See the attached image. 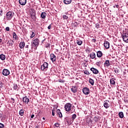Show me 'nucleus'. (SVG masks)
Returning a JSON list of instances; mask_svg holds the SVG:
<instances>
[{"instance_id":"obj_9","label":"nucleus","mask_w":128,"mask_h":128,"mask_svg":"<svg viewBox=\"0 0 128 128\" xmlns=\"http://www.w3.org/2000/svg\"><path fill=\"white\" fill-rule=\"evenodd\" d=\"M50 60H52V62H56V56L54 55V54H50Z\"/></svg>"},{"instance_id":"obj_10","label":"nucleus","mask_w":128,"mask_h":128,"mask_svg":"<svg viewBox=\"0 0 128 128\" xmlns=\"http://www.w3.org/2000/svg\"><path fill=\"white\" fill-rule=\"evenodd\" d=\"M108 102H110V101L108 100L104 102V106L105 108H110V105L108 104Z\"/></svg>"},{"instance_id":"obj_50","label":"nucleus","mask_w":128,"mask_h":128,"mask_svg":"<svg viewBox=\"0 0 128 128\" xmlns=\"http://www.w3.org/2000/svg\"><path fill=\"white\" fill-rule=\"evenodd\" d=\"M10 100L13 101L12 102H13V104H14V98H11Z\"/></svg>"},{"instance_id":"obj_36","label":"nucleus","mask_w":128,"mask_h":128,"mask_svg":"<svg viewBox=\"0 0 128 128\" xmlns=\"http://www.w3.org/2000/svg\"><path fill=\"white\" fill-rule=\"evenodd\" d=\"M76 114H74L72 116V120H76Z\"/></svg>"},{"instance_id":"obj_58","label":"nucleus","mask_w":128,"mask_h":128,"mask_svg":"<svg viewBox=\"0 0 128 128\" xmlns=\"http://www.w3.org/2000/svg\"><path fill=\"white\" fill-rule=\"evenodd\" d=\"M59 82H60V80H59Z\"/></svg>"},{"instance_id":"obj_54","label":"nucleus","mask_w":128,"mask_h":128,"mask_svg":"<svg viewBox=\"0 0 128 128\" xmlns=\"http://www.w3.org/2000/svg\"><path fill=\"white\" fill-rule=\"evenodd\" d=\"M42 120H46V118H44V117H43Z\"/></svg>"},{"instance_id":"obj_2","label":"nucleus","mask_w":128,"mask_h":128,"mask_svg":"<svg viewBox=\"0 0 128 128\" xmlns=\"http://www.w3.org/2000/svg\"><path fill=\"white\" fill-rule=\"evenodd\" d=\"M14 15V12H8L6 14V16L7 18V20H10L12 18V17Z\"/></svg>"},{"instance_id":"obj_39","label":"nucleus","mask_w":128,"mask_h":128,"mask_svg":"<svg viewBox=\"0 0 128 128\" xmlns=\"http://www.w3.org/2000/svg\"><path fill=\"white\" fill-rule=\"evenodd\" d=\"M96 64L98 66H100V61L98 62H96Z\"/></svg>"},{"instance_id":"obj_30","label":"nucleus","mask_w":128,"mask_h":128,"mask_svg":"<svg viewBox=\"0 0 128 128\" xmlns=\"http://www.w3.org/2000/svg\"><path fill=\"white\" fill-rule=\"evenodd\" d=\"M12 36H13L15 40H16V38H18V36H16V34L14 32L12 33Z\"/></svg>"},{"instance_id":"obj_37","label":"nucleus","mask_w":128,"mask_h":128,"mask_svg":"<svg viewBox=\"0 0 128 128\" xmlns=\"http://www.w3.org/2000/svg\"><path fill=\"white\" fill-rule=\"evenodd\" d=\"M34 36H36V34H34V32H32V34L30 36L31 38H34Z\"/></svg>"},{"instance_id":"obj_57","label":"nucleus","mask_w":128,"mask_h":128,"mask_svg":"<svg viewBox=\"0 0 128 128\" xmlns=\"http://www.w3.org/2000/svg\"><path fill=\"white\" fill-rule=\"evenodd\" d=\"M59 82H60V80H59Z\"/></svg>"},{"instance_id":"obj_53","label":"nucleus","mask_w":128,"mask_h":128,"mask_svg":"<svg viewBox=\"0 0 128 128\" xmlns=\"http://www.w3.org/2000/svg\"><path fill=\"white\" fill-rule=\"evenodd\" d=\"M2 42V38H0V43Z\"/></svg>"},{"instance_id":"obj_34","label":"nucleus","mask_w":128,"mask_h":128,"mask_svg":"<svg viewBox=\"0 0 128 128\" xmlns=\"http://www.w3.org/2000/svg\"><path fill=\"white\" fill-rule=\"evenodd\" d=\"M56 128H60V124L58 123H56L54 125Z\"/></svg>"},{"instance_id":"obj_32","label":"nucleus","mask_w":128,"mask_h":128,"mask_svg":"<svg viewBox=\"0 0 128 128\" xmlns=\"http://www.w3.org/2000/svg\"><path fill=\"white\" fill-rule=\"evenodd\" d=\"M86 123L88 124H90V122H92V120H90L89 118H86Z\"/></svg>"},{"instance_id":"obj_59","label":"nucleus","mask_w":128,"mask_h":128,"mask_svg":"<svg viewBox=\"0 0 128 128\" xmlns=\"http://www.w3.org/2000/svg\"><path fill=\"white\" fill-rule=\"evenodd\" d=\"M75 24H76V22H75Z\"/></svg>"},{"instance_id":"obj_27","label":"nucleus","mask_w":128,"mask_h":128,"mask_svg":"<svg viewBox=\"0 0 128 128\" xmlns=\"http://www.w3.org/2000/svg\"><path fill=\"white\" fill-rule=\"evenodd\" d=\"M118 116H119V118H124V112H120L118 113Z\"/></svg>"},{"instance_id":"obj_40","label":"nucleus","mask_w":128,"mask_h":128,"mask_svg":"<svg viewBox=\"0 0 128 128\" xmlns=\"http://www.w3.org/2000/svg\"><path fill=\"white\" fill-rule=\"evenodd\" d=\"M4 128V125L2 123H0V128Z\"/></svg>"},{"instance_id":"obj_6","label":"nucleus","mask_w":128,"mask_h":128,"mask_svg":"<svg viewBox=\"0 0 128 128\" xmlns=\"http://www.w3.org/2000/svg\"><path fill=\"white\" fill-rule=\"evenodd\" d=\"M82 92L84 94H90V89L88 88H84L82 89Z\"/></svg>"},{"instance_id":"obj_8","label":"nucleus","mask_w":128,"mask_h":128,"mask_svg":"<svg viewBox=\"0 0 128 128\" xmlns=\"http://www.w3.org/2000/svg\"><path fill=\"white\" fill-rule=\"evenodd\" d=\"M90 70L92 72L93 74H98V70L96 68H90Z\"/></svg>"},{"instance_id":"obj_26","label":"nucleus","mask_w":128,"mask_h":128,"mask_svg":"<svg viewBox=\"0 0 128 128\" xmlns=\"http://www.w3.org/2000/svg\"><path fill=\"white\" fill-rule=\"evenodd\" d=\"M0 58L2 60H6V56L4 54H0Z\"/></svg>"},{"instance_id":"obj_48","label":"nucleus","mask_w":128,"mask_h":128,"mask_svg":"<svg viewBox=\"0 0 128 128\" xmlns=\"http://www.w3.org/2000/svg\"><path fill=\"white\" fill-rule=\"evenodd\" d=\"M0 88H2V82H0Z\"/></svg>"},{"instance_id":"obj_20","label":"nucleus","mask_w":128,"mask_h":128,"mask_svg":"<svg viewBox=\"0 0 128 128\" xmlns=\"http://www.w3.org/2000/svg\"><path fill=\"white\" fill-rule=\"evenodd\" d=\"M97 56L98 58H102V51L97 52Z\"/></svg>"},{"instance_id":"obj_56","label":"nucleus","mask_w":128,"mask_h":128,"mask_svg":"<svg viewBox=\"0 0 128 128\" xmlns=\"http://www.w3.org/2000/svg\"><path fill=\"white\" fill-rule=\"evenodd\" d=\"M44 42V40H42V42Z\"/></svg>"},{"instance_id":"obj_51","label":"nucleus","mask_w":128,"mask_h":128,"mask_svg":"<svg viewBox=\"0 0 128 128\" xmlns=\"http://www.w3.org/2000/svg\"><path fill=\"white\" fill-rule=\"evenodd\" d=\"M34 118V114H32L31 116V118Z\"/></svg>"},{"instance_id":"obj_3","label":"nucleus","mask_w":128,"mask_h":128,"mask_svg":"<svg viewBox=\"0 0 128 128\" xmlns=\"http://www.w3.org/2000/svg\"><path fill=\"white\" fill-rule=\"evenodd\" d=\"M72 104L70 103H66L64 105V108L66 112H70L72 110Z\"/></svg>"},{"instance_id":"obj_46","label":"nucleus","mask_w":128,"mask_h":128,"mask_svg":"<svg viewBox=\"0 0 128 128\" xmlns=\"http://www.w3.org/2000/svg\"><path fill=\"white\" fill-rule=\"evenodd\" d=\"M92 42H96V39H94V38H93V39L92 40Z\"/></svg>"},{"instance_id":"obj_16","label":"nucleus","mask_w":128,"mask_h":128,"mask_svg":"<svg viewBox=\"0 0 128 128\" xmlns=\"http://www.w3.org/2000/svg\"><path fill=\"white\" fill-rule=\"evenodd\" d=\"M14 40H10L8 41V46H12L14 44Z\"/></svg>"},{"instance_id":"obj_11","label":"nucleus","mask_w":128,"mask_h":128,"mask_svg":"<svg viewBox=\"0 0 128 128\" xmlns=\"http://www.w3.org/2000/svg\"><path fill=\"white\" fill-rule=\"evenodd\" d=\"M19 4L21 6H26V0H19Z\"/></svg>"},{"instance_id":"obj_17","label":"nucleus","mask_w":128,"mask_h":128,"mask_svg":"<svg viewBox=\"0 0 128 128\" xmlns=\"http://www.w3.org/2000/svg\"><path fill=\"white\" fill-rule=\"evenodd\" d=\"M26 46V44H24V42H20L19 44V46L20 48H24V46Z\"/></svg>"},{"instance_id":"obj_5","label":"nucleus","mask_w":128,"mask_h":128,"mask_svg":"<svg viewBox=\"0 0 128 128\" xmlns=\"http://www.w3.org/2000/svg\"><path fill=\"white\" fill-rule=\"evenodd\" d=\"M48 68V63L46 62H44L42 65L41 66V70H44L46 68Z\"/></svg>"},{"instance_id":"obj_1","label":"nucleus","mask_w":128,"mask_h":128,"mask_svg":"<svg viewBox=\"0 0 128 128\" xmlns=\"http://www.w3.org/2000/svg\"><path fill=\"white\" fill-rule=\"evenodd\" d=\"M32 44L36 48L40 46V40L38 38H34L32 41Z\"/></svg>"},{"instance_id":"obj_42","label":"nucleus","mask_w":128,"mask_h":128,"mask_svg":"<svg viewBox=\"0 0 128 128\" xmlns=\"http://www.w3.org/2000/svg\"><path fill=\"white\" fill-rule=\"evenodd\" d=\"M6 30L7 32H10V27H6Z\"/></svg>"},{"instance_id":"obj_18","label":"nucleus","mask_w":128,"mask_h":128,"mask_svg":"<svg viewBox=\"0 0 128 128\" xmlns=\"http://www.w3.org/2000/svg\"><path fill=\"white\" fill-rule=\"evenodd\" d=\"M104 65L106 66H110V60H106L105 62L104 63Z\"/></svg>"},{"instance_id":"obj_52","label":"nucleus","mask_w":128,"mask_h":128,"mask_svg":"<svg viewBox=\"0 0 128 128\" xmlns=\"http://www.w3.org/2000/svg\"><path fill=\"white\" fill-rule=\"evenodd\" d=\"M25 48H28V45H26V46H25Z\"/></svg>"},{"instance_id":"obj_24","label":"nucleus","mask_w":128,"mask_h":128,"mask_svg":"<svg viewBox=\"0 0 128 128\" xmlns=\"http://www.w3.org/2000/svg\"><path fill=\"white\" fill-rule=\"evenodd\" d=\"M24 114V109H21L19 112V114L21 116H22Z\"/></svg>"},{"instance_id":"obj_31","label":"nucleus","mask_w":128,"mask_h":128,"mask_svg":"<svg viewBox=\"0 0 128 128\" xmlns=\"http://www.w3.org/2000/svg\"><path fill=\"white\" fill-rule=\"evenodd\" d=\"M32 18L33 20L36 19V13H32Z\"/></svg>"},{"instance_id":"obj_23","label":"nucleus","mask_w":128,"mask_h":128,"mask_svg":"<svg viewBox=\"0 0 128 128\" xmlns=\"http://www.w3.org/2000/svg\"><path fill=\"white\" fill-rule=\"evenodd\" d=\"M114 80H116V79L112 78L110 80V84H112V86H114V84H116V81H114Z\"/></svg>"},{"instance_id":"obj_33","label":"nucleus","mask_w":128,"mask_h":128,"mask_svg":"<svg viewBox=\"0 0 128 128\" xmlns=\"http://www.w3.org/2000/svg\"><path fill=\"white\" fill-rule=\"evenodd\" d=\"M84 74H87V75H88V74H90V72L88 71V70H84Z\"/></svg>"},{"instance_id":"obj_28","label":"nucleus","mask_w":128,"mask_h":128,"mask_svg":"<svg viewBox=\"0 0 128 128\" xmlns=\"http://www.w3.org/2000/svg\"><path fill=\"white\" fill-rule=\"evenodd\" d=\"M89 82L90 84H92V86H94V80L92 78L89 80Z\"/></svg>"},{"instance_id":"obj_45","label":"nucleus","mask_w":128,"mask_h":128,"mask_svg":"<svg viewBox=\"0 0 128 128\" xmlns=\"http://www.w3.org/2000/svg\"><path fill=\"white\" fill-rule=\"evenodd\" d=\"M52 116H54V110H52Z\"/></svg>"},{"instance_id":"obj_41","label":"nucleus","mask_w":128,"mask_h":128,"mask_svg":"<svg viewBox=\"0 0 128 128\" xmlns=\"http://www.w3.org/2000/svg\"><path fill=\"white\" fill-rule=\"evenodd\" d=\"M4 11L2 10H1L0 11V16H2V12Z\"/></svg>"},{"instance_id":"obj_7","label":"nucleus","mask_w":128,"mask_h":128,"mask_svg":"<svg viewBox=\"0 0 128 128\" xmlns=\"http://www.w3.org/2000/svg\"><path fill=\"white\" fill-rule=\"evenodd\" d=\"M2 74L4 76H8V74H10V70L7 69H4L2 70Z\"/></svg>"},{"instance_id":"obj_29","label":"nucleus","mask_w":128,"mask_h":128,"mask_svg":"<svg viewBox=\"0 0 128 128\" xmlns=\"http://www.w3.org/2000/svg\"><path fill=\"white\" fill-rule=\"evenodd\" d=\"M14 90H18V84H14Z\"/></svg>"},{"instance_id":"obj_25","label":"nucleus","mask_w":128,"mask_h":128,"mask_svg":"<svg viewBox=\"0 0 128 128\" xmlns=\"http://www.w3.org/2000/svg\"><path fill=\"white\" fill-rule=\"evenodd\" d=\"M76 42L77 44H78V46H82V42L80 40H76Z\"/></svg>"},{"instance_id":"obj_44","label":"nucleus","mask_w":128,"mask_h":128,"mask_svg":"<svg viewBox=\"0 0 128 128\" xmlns=\"http://www.w3.org/2000/svg\"><path fill=\"white\" fill-rule=\"evenodd\" d=\"M48 30H50L52 28V24H50L49 26L48 27Z\"/></svg>"},{"instance_id":"obj_22","label":"nucleus","mask_w":128,"mask_h":128,"mask_svg":"<svg viewBox=\"0 0 128 128\" xmlns=\"http://www.w3.org/2000/svg\"><path fill=\"white\" fill-rule=\"evenodd\" d=\"M90 58L94 60V58H96V54H94V52H92L90 54Z\"/></svg>"},{"instance_id":"obj_21","label":"nucleus","mask_w":128,"mask_h":128,"mask_svg":"<svg viewBox=\"0 0 128 128\" xmlns=\"http://www.w3.org/2000/svg\"><path fill=\"white\" fill-rule=\"evenodd\" d=\"M40 16L42 18H46V13L44 12H42L41 14H40Z\"/></svg>"},{"instance_id":"obj_19","label":"nucleus","mask_w":128,"mask_h":128,"mask_svg":"<svg viewBox=\"0 0 128 128\" xmlns=\"http://www.w3.org/2000/svg\"><path fill=\"white\" fill-rule=\"evenodd\" d=\"M72 0H64V2L65 4H72Z\"/></svg>"},{"instance_id":"obj_35","label":"nucleus","mask_w":128,"mask_h":128,"mask_svg":"<svg viewBox=\"0 0 128 128\" xmlns=\"http://www.w3.org/2000/svg\"><path fill=\"white\" fill-rule=\"evenodd\" d=\"M63 18L64 20H68V16L66 15H64Z\"/></svg>"},{"instance_id":"obj_15","label":"nucleus","mask_w":128,"mask_h":128,"mask_svg":"<svg viewBox=\"0 0 128 128\" xmlns=\"http://www.w3.org/2000/svg\"><path fill=\"white\" fill-rule=\"evenodd\" d=\"M57 116H59V118H62V112H60V110H57Z\"/></svg>"},{"instance_id":"obj_13","label":"nucleus","mask_w":128,"mask_h":128,"mask_svg":"<svg viewBox=\"0 0 128 128\" xmlns=\"http://www.w3.org/2000/svg\"><path fill=\"white\" fill-rule=\"evenodd\" d=\"M104 46L106 48H110V42L108 41H105L104 42Z\"/></svg>"},{"instance_id":"obj_55","label":"nucleus","mask_w":128,"mask_h":128,"mask_svg":"<svg viewBox=\"0 0 128 128\" xmlns=\"http://www.w3.org/2000/svg\"><path fill=\"white\" fill-rule=\"evenodd\" d=\"M36 128H38V126H36Z\"/></svg>"},{"instance_id":"obj_43","label":"nucleus","mask_w":128,"mask_h":128,"mask_svg":"<svg viewBox=\"0 0 128 128\" xmlns=\"http://www.w3.org/2000/svg\"><path fill=\"white\" fill-rule=\"evenodd\" d=\"M114 72H116V74H118V72H120V71H118V70H115Z\"/></svg>"},{"instance_id":"obj_12","label":"nucleus","mask_w":128,"mask_h":128,"mask_svg":"<svg viewBox=\"0 0 128 128\" xmlns=\"http://www.w3.org/2000/svg\"><path fill=\"white\" fill-rule=\"evenodd\" d=\"M22 100L24 102L25 104H28V102H30V99H28L26 96L24 97Z\"/></svg>"},{"instance_id":"obj_4","label":"nucleus","mask_w":128,"mask_h":128,"mask_svg":"<svg viewBox=\"0 0 128 128\" xmlns=\"http://www.w3.org/2000/svg\"><path fill=\"white\" fill-rule=\"evenodd\" d=\"M122 38L124 42H128V33H124L122 34Z\"/></svg>"},{"instance_id":"obj_14","label":"nucleus","mask_w":128,"mask_h":128,"mask_svg":"<svg viewBox=\"0 0 128 128\" xmlns=\"http://www.w3.org/2000/svg\"><path fill=\"white\" fill-rule=\"evenodd\" d=\"M71 91L72 92H76L78 91V87H76V86H72L71 88Z\"/></svg>"},{"instance_id":"obj_47","label":"nucleus","mask_w":128,"mask_h":128,"mask_svg":"<svg viewBox=\"0 0 128 128\" xmlns=\"http://www.w3.org/2000/svg\"><path fill=\"white\" fill-rule=\"evenodd\" d=\"M96 28H100V24H96Z\"/></svg>"},{"instance_id":"obj_49","label":"nucleus","mask_w":128,"mask_h":128,"mask_svg":"<svg viewBox=\"0 0 128 128\" xmlns=\"http://www.w3.org/2000/svg\"><path fill=\"white\" fill-rule=\"evenodd\" d=\"M114 8H118V5H116L114 6Z\"/></svg>"},{"instance_id":"obj_38","label":"nucleus","mask_w":128,"mask_h":128,"mask_svg":"<svg viewBox=\"0 0 128 128\" xmlns=\"http://www.w3.org/2000/svg\"><path fill=\"white\" fill-rule=\"evenodd\" d=\"M50 44L47 43L45 44L46 48H50Z\"/></svg>"}]
</instances>
